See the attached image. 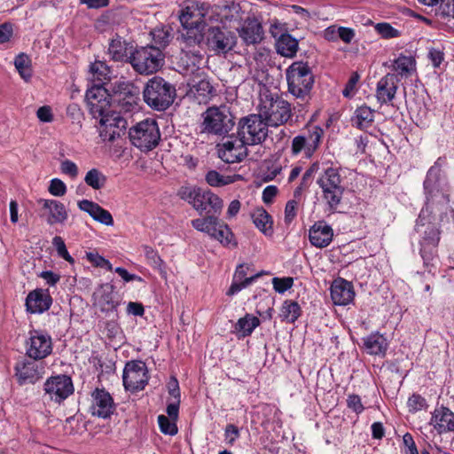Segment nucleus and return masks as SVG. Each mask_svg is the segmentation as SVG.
Masks as SVG:
<instances>
[{
  "label": "nucleus",
  "mask_w": 454,
  "mask_h": 454,
  "mask_svg": "<svg viewBox=\"0 0 454 454\" xmlns=\"http://www.w3.org/2000/svg\"><path fill=\"white\" fill-rule=\"evenodd\" d=\"M85 98L90 114L100 118L98 132L103 142H113L125 134L128 121L120 113L110 110L106 89L94 85L87 90Z\"/></svg>",
  "instance_id": "nucleus-1"
},
{
  "label": "nucleus",
  "mask_w": 454,
  "mask_h": 454,
  "mask_svg": "<svg viewBox=\"0 0 454 454\" xmlns=\"http://www.w3.org/2000/svg\"><path fill=\"white\" fill-rule=\"evenodd\" d=\"M206 4H198L185 7L179 14L180 23L185 31L182 34L184 43L182 51L192 54L196 59H201L202 55L199 50H190V47L200 46L204 40L203 32L206 29L205 21Z\"/></svg>",
  "instance_id": "nucleus-2"
},
{
  "label": "nucleus",
  "mask_w": 454,
  "mask_h": 454,
  "mask_svg": "<svg viewBox=\"0 0 454 454\" xmlns=\"http://www.w3.org/2000/svg\"><path fill=\"white\" fill-rule=\"evenodd\" d=\"M434 200H427L425 208L421 209L416 223V231L419 233L421 239L419 241V253L423 259L424 265L431 271L430 267H434V261L437 255V247L441 239V231L439 224L433 223L432 216Z\"/></svg>",
  "instance_id": "nucleus-3"
},
{
  "label": "nucleus",
  "mask_w": 454,
  "mask_h": 454,
  "mask_svg": "<svg viewBox=\"0 0 454 454\" xmlns=\"http://www.w3.org/2000/svg\"><path fill=\"white\" fill-rule=\"evenodd\" d=\"M288 92L305 106L311 98L315 78L307 62L295 61L286 71Z\"/></svg>",
  "instance_id": "nucleus-4"
},
{
  "label": "nucleus",
  "mask_w": 454,
  "mask_h": 454,
  "mask_svg": "<svg viewBox=\"0 0 454 454\" xmlns=\"http://www.w3.org/2000/svg\"><path fill=\"white\" fill-rule=\"evenodd\" d=\"M260 114L269 126L286 124L292 117L291 104L281 96L266 90L260 95Z\"/></svg>",
  "instance_id": "nucleus-5"
},
{
  "label": "nucleus",
  "mask_w": 454,
  "mask_h": 454,
  "mask_svg": "<svg viewBox=\"0 0 454 454\" xmlns=\"http://www.w3.org/2000/svg\"><path fill=\"white\" fill-rule=\"evenodd\" d=\"M176 97V87L160 76L147 81L143 90L144 101L153 110L165 111Z\"/></svg>",
  "instance_id": "nucleus-6"
},
{
  "label": "nucleus",
  "mask_w": 454,
  "mask_h": 454,
  "mask_svg": "<svg viewBox=\"0 0 454 454\" xmlns=\"http://www.w3.org/2000/svg\"><path fill=\"white\" fill-rule=\"evenodd\" d=\"M189 202L200 215H204L203 218L192 220V226L214 238L217 229L223 223L219 220L223 207V200H189Z\"/></svg>",
  "instance_id": "nucleus-7"
},
{
  "label": "nucleus",
  "mask_w": 454,
  "mask_h": 454,
  "mask_svg": "<svg viewBox=\"0 0 454 454\" xmlns=\"http://www.w3.org/2000/svg\"><path fill=\"white\" fill-rule=\"evenodd\" d=\"M129 64L139 74H153L164 65V54L159 47L153 45L136 47L130 51Z\"/></svg>",
  "instance_id": "nucleus-8"
},
{
  "label": "nucleus",
  "mask_w": 454,
  "mask_h": 454,
  "mask_svg": "<svg viewBox=\"0 0 454 454\" xmlns=\"http://www.w3.org/2000/svg\"><path fill=\"white\" fill-rule=\"evenodd\" d=\"M202 133L223 136L234 126L233 116L225 106L208 107L201 115Z\"/></svg>",
  "instance_id": "nucleus-9"
},
{
  "label": "nucleus",
  "mask_w": 454,
  "mask_h": 454,
  "mask_svg": "<svg viewBox=\"0 0 454 454\" xmlns=\"http://www.w3.org/2000/svg\"><path fill=\"white\" fill-rule=\"evenodd\" d=\"M131 144L144 152L155 148L160 139L158 123L153 119H145L137 122L129 130Z\"/></svg>",
  "instance_id": "nucleus-10"
},
{
  "label": "nucleus",
  "mask_w": 454,
  "mask_h": 454,
  "mask_svg": "<svg viewBox=\"0 0 454 454\" xmlns=\"http://www.w3.org/2000/svg\"><path fill=\"white\" fill-rule=\"evenodd\" d=\"M268 127L260 114H251L239 119L238 137L247 145H261L268 137Z\"/></svg>",
  "instance_id": "nucleus-11"
},
{
  "label": "nucleus",
  "mask_w": 454,
  "mask_h": 454,
  "mask_svg": "<svg viewBox=\"0 0 454 454\" xmlns=\"http://www.w3.org/2000/svg\"><path fill=\"white\" fill-rule=\"evenodd\" d=\"M324 134V129L317 125L302 129L291 141V155L297 156L302 154L308 159L311 158L318 150Z\"/></svg>",
  "instance_id": "nucleus-12"
},
{
  "label": "nucleus",
  "mask_w": 454,
  "mask_h": 454,
  "mask_svg": "<svg viewBox=\"0 0 454 454\" xmlns=\"http://www.w3.org/2000/svg\"><path fill=\"white\" fill-rule=\"evenodd\" d=\"M203 35L208 50L218 55L228 53L237 44L235 33L225 27H210Z\"/></svg>",
  "instance_id": "nucleus-13"
},
{
  "label": "nucleus",
  "mask_w": 454,
  "mask_h": 454,
  "mask_svg": "<svg viewBox=\"0 0 454 454\" xmlns=\"http://www.w3.org/2000/svg\"><path fill=\"white\" fill-rule=\"evenodd\" d=\"M423 186L427 199H449L450 196L448 181L442 169L441 158L428 169Z\"/></svg>",
  "instance_id": "nucleus-14"
},
{
  "label": "nucleus",
  "mask_w": 454,
  "mask_h": 454,
  "mask_svg": "<svg viewBox=\"0 0 454 454\" xmlns=\"http://www.w3.org/2000/svg\"><path fill=\"white\" fill-rule=\"evenodd\" d=\"M74 393V385L70 376L59 374L51 376L43 384V398L60 404Z\"/></svg>",
  "instance_id": "nucleus-15"
},
{
  "label": "nucleus",
  "mask_w": 454,
  "mask_h": 454,
  "mask_svg": "<svg viewBox=\"0 0 454 454\" xmlns=\"http://www.w3.org/2000/svg\"><path fill=\"white\" fill-rule=\"evenodd\" d=\"M148 380V370L144 362L129 361L126 363L122 374L123 386L126 390L130 392L143 390L147 385Z\"/></svg>",
  "instance_id": "nucleus-16"
},
{
  "label": "nucleus",
  "mask_w": 454,
  "mask_h": 454,
  "mask_svg": "<svg viewBox=\"0 0 454 454\" xmlns=\"http://www.w3.org/2000/svg\"><path fill=\"white\" fill-rule=\"evenodd\" d=\"M25 347L28 358L42 361L51 354L52 340L48 333L41 330H32L29 332Z\"/></svg>",
  "instance_id": "nucleus-17"
},
{
  "label": "nucleus",
  "mask_w": 454,
  "mask_h": 454,
  "mask_svg": "<svg viewBox=\"0 0 454 454\" xmlns=\"http://www.w3.org/2000/svg\"><path fill=\"white\" fill-rule=\"evenodd\" d=\"M14 370L20 385L35 384L43 378L45 366L41 360L22 358L16 363Z\"/></svg>",
  "instance_id": "nucleus-18"
},
{
  "label": "nucleus",
  "mask_w": 454,
  "mask_h": 454,
  "mask_svg": "<svg viewBox=\"0 0 454 454\" xmlns=\"http://www.w3.org/2000/svg\"><path fill=\"white\" fill-rule=\"evenodd\" d=\"M114 101L122 110L129 112L137 104L139 89L133 82L125 80H118L112 84Z\"/></svg>",
  "instance_id": "nucleus-19"
},
{
  "label": "nucleus",
  "mask_w": 454,
  "mask_h": 454,
  "mask_svg": "<svg viewBox=\"0 0 454 454\" xmlns=\"http://www.w3.org/2000/svg\"><path fill=\"white\" fill-rule=\"evenodd\" d=\"M341 177L338 168H328L317 179V183L322 189L325 199H340L345 190L341 184Z\"/></svg>",
  "instance_id": "nucleus-20"
},
{
  "label": "nucleus",
  "mask_w": 454,
  "mask_h": 454,
  "mask_svg": "<svg viewBox=\"0 0 454 454\" xmlns=\"http://www.w3.org/2000/svg\"><path fill=\"white\" fill-rule=\"evenodd\" d=\"M247 145L239 137H231L218 145V155L227 163L240 162L247 155Z\"/></svg>",
  "instance_id": "nucleus-21"
},
{
  "label": "nucleus",
  "mask_w": 454,
  "mask_h": 454,
  "mask_svg": "<svg viewBox=\"0 0 454 454\" xmlns=\"http://www.w3.org/2000/svg\"><path fill=\"white\" fill-rule=\"evenodd\" d=\"M90 411L93 416L107 419L114 411L115 406L111 395L104 388H96L92 394Z\"/></svg>",
  "instance_id": "nucleus-22"
},
{
  "label": "nucleus",
  "mask_w": 454,
  "mask_h": 454,
  "mask_svg": "<svg viewBox=\"0 0 454 454\" xmlns=\"http://www.w3.org/2000/svg\"><path fill=\"white\" fill-rule=\"evenodd\" d=\"M239 35L246 45L260 43L264 35L262 24L256 19H247L238 30Z\"/></svg>",
  "instance_id": "nucleus-23"
},
{
  "label": "nucleus",
  "mask_w": 454,
  "mask_h": 454,
  "mask_svg": "<svg viewBox=\"0 0 454 454\" xmlns=\"http://www.w3.org/2000/svg\"><path fill=\"white\" fill-rule=\"evenodd\" d=\"M97 303L102 312H113L117 309L121 300L113 285L109 283L101 285L97 292Z\"/></svg>",
  "instance_id": "nucleus-24"
},
{
  "label": "nucleus",
  "mask_w": 454,
  "mask_h": 454,
  "mask_svg": "<svg viewBox=\"0 0 454 454\" xmlns=\"http://www.w3.org/2000/svg\"><path fill=\"white\" fill-rule=\"evenodd\" d=\"M398 82L397 75L390 73L378 82L376 97L380 104H388L395 98Z\"/></svg>",
  "instance_id": "nucleus-25"
},
{
  "label": "nucleus",
  "mask_w": 454,
  "mask_h": 454,
  "mask_svg": "<svg viewBox=\"0 0 454 454\" xmlns=\"http://www.w3.org/2000/svg\"><path fill=\"white\" fill-rule=\"evenodd\" d=\"M330 292L335 305H347L353 301L355 296L351 283L340 278L333 281Z\"/></svg>",
  "instance_id": "nucleus-26"
},
{
  "label": "nucleus",
  "mask_w": 454,
  "mask_h": 454,
  "mask_svg": "<svg viewBox=\"0 0 454 454\" xmlns=\"http://www.w3.org/2000/svg\"><path fill=\"white\" fill-rule=\"evenodd\" d=\"M52 303L48 290L35 289L31 291L26 298L27 310L30 313H43L48 310Z\"/></svg>",
  "instance_id": "nucleus-27"
},
{
  "label": "nucleus",
  "mask_w": 454,
  "mask_h": 454,
  "mask_svg": "<svg viewBox=\"0 0 454 454\" xmlns=\"http://www.w3.org/2000/svg\"><path fill=\"white\" fill-rule=\"evenodd\" d=\"M333 231L325 221L316 222L309 229V239L312 246L326 247L333 240Z\"/></svg>",
  "instance_id": "nucleus-28"
},
{
  "label": "nucleus",
  "mask_w": 454,
  "mask_h": 454,
  "mask_svg": "<svg viewBox=\"0 0 454 454\" xmlns=\"http://www.w3.org/2000/svg\"><path fill=\"white\" fill-rule=\"evenodd\" d=\"M431 423L440 434L454 432V413L445 406L436 408L433 412Z\"/></svg>",
  "instance_id": "nucleus-29"
},
{
  "label": "nucleus",
  "mask_w": 454,
  "mask_h": 454,
  "mask_svg": "<svg viewBox=\"0 0 454 454\" xmlns=\"http://www.w3.org/2000/svg\"><path fill=\"white\" fill-rule=\"evenodd\" d=\"M79 208L87 212L94 220L107 226L114 224L111 214L92 200H79Z\"/></svg>",
  "instance_id": "nucleus-30"
},
{
  "label": "nucleus",
  "mask_w": 454,
  "mask_h": 454,
  "mask_svg": "<svg viewBox=\"0 0 454 454\" xmlns=\"http://www.w3.org/2000/svg\"><path fill=\"white\" fill-rule=\"evenodd\" d=\"M129 43L126 41H122L121 37L116 35L111 39L108 45V54L111 59L114 61L129 63V54L133 51V47L130 46L129 49Z\"/></svg>",
  "instance_id": "nucleus-31"
},
{
  "label": "nucleus",
  "mask_w": 454,
  "mask_h": 454,
  "mask_svg": "<svg viewBox=\"0 0 454 454\" xmlns=\"http://www.w3.org/2000/svg\"><path fill=\"white\" fill-rule=\"evenodd\" d=\"M43 207L48 212L47 223L50 225L63 223L67 219V210L59 200H44Z\"/></svg>",
  "instance_id": "nucleus-32"
},
{
  "label": "nucleus",
  "mask_w": 454,
  "mask_h": 454,
  "mask_svg": "<svg viewBox=\"0 0 454 454\" xmlns=\"http://www.w3.org/2000/svg\"><path fill=\"white\" fill-rule=\"evenodd\" d=\"M364 347L370 355L385 356L388 343L384 335L378 332L372 333L370 335L363 339Z\"/></svg>",
  "instance_id": "nucleus-33"
},
{
  "label": "nucleus",
  "mask_w": 454,
  "mask_h": 454,
  "mask_svg": "<svg viewBox=\"0 0 454 454\" xmlns=\"http://www.w3.org/2000/svg\"><path fill=\"white\" fill-rule=\"evenodd\" d=\"M373 121L374 111L366 105L357 107L351 117L352 126L361 130H366L372 125Z\"/></svg>",
  "instance_id": "nucleus-34"
},
{
  "label": "nucleus",
  "mask_w": 454,
  "mask_h": 454,
  "mask_svg": "<svg viewBox=\"0 0 454 454\" xmlns=\"http://www.w3.org/2000/svg\"><path fill=\"white\" fill-rule=\"evenodd\" d=\"M251 218L254 225L265 235L272 236L273 221L270 215L262 207L255 208L251 213Z\"/></svg>",
  "instance_id": "nucleus-35"
},
{
  "label": "nucleus",
  "mask_w": 454,
  "mask_h": 454,
  "mask_svg": "<svg viewBox=\"0 0 454 454\" xmlns=\"http://www.w3.org/2000/svg\"><path fill=\"white\" fill-rule=\"evenodd\" d=\"M259 325L260 320L257 317L247 313L245 317L239 318L234 325L233 333H235L239 338H245L251 335Z\"/></svg>",
  "instance_id": "nucleus-36"
},
{
  "label": "nucleus",
  "mask_w": 454,
  "mask_h": 454,
  "mask_svg": "<svg viewBox=\"0 0 454 454\" xmlns=\"http://www.w3.org/2000/svg\"><path fill=\"white\" fill-rule=\"evenodd\" d=\"M180 199H218L210 192V190L203 186H196L186 184L180 188L178 191Z\"/></svg>",
  "instance_id": "nucleus-37"
},
{
  "label": "nucleus",
  "mask_w": 454,
  "mask_h": 454,
  "mask_svg": "<svg viewBox=\"0 0 454 454\" xmlns=\"http://www.w3.org/2000/svg\"><path fill=\"white\" fill-rule=\"evenodd\" d=\"M277 51L284 57L293 58L298 50V41L290 34H282L276 43Z\"/></svg>",
  "instance_id": "nucleus-38"
},
{
  "label": "nucleus",
  "mask_w": 454,
  "mask_h": 454,
  "mask_svg": "<svg viewBox=\"0 0 454 454\" xmlns=\"http://www.w3.org/2000/svg\"><path fill=\"white\" fill-rule=\"evenodd\" d=\"M191 92L200 104L207 103L214 96L215 90L208 80L201 79L192 85Z\"/></svg>",
  "instance_id": "nucleus-39"
},
{
  "label": "nucleus",
  "mask_w": 454,
  "mask_h": 454,
  "mask_svg": "<svg viewBox=\"0 0 454 454\" xmlns=\"http://www.w3.org/2000/svg\"><path fill=\"white\" fill-rule=\"evenodd\" d=\"M301 309L297 301L286 300L280 309V317L283 321L294 324L301 316Z\"/></svg>",
  "instance_id": "nucleus-40"
},
{
  "label": "nucleus",
  "mask_w": 454,
  "mask_h": 454,
  "mask_svg": "<svg viewBox=\"0 0 454 454\" xmlns=\"http://www.w3.org/2000/svg\"><path fill=\"white\" fill-rule=\"evenodd\" d=\"M90 70L92 74V79L94 82H98L94 85H102L106 81L110 80V68L103 61H95L90 66Z\"/></svg>",
  "instance_id": "nucleus-41"
},
{
  "label": "nucleus",
  "mask_w": 454,
  "mask_h": 454,
  "mask_svg": "<svg viewBox=\"0 0 454 454\" xmlns=\"http://www.w3.org/2000/svg\"><path fill=\"white\" fill-rule=\"evenodd\" d=\"M394 69L397 75L408 77L415 67V59L411 56L401 54L394 62Z\"/></svg>",
  "instance_id": "nucleus-42"
},
{
  "label": "nucleus",
  "mask_w": 454,
  "mask_h": 454,
  "mask_svg": "<svg viewBox=\"0 0 454 454\" xmlns=\"http://www.w3.org/2000/svg\"><path fill=\"white\" fill-rule=\"evenodd\" d=\"M317 163L312 164L308 169H306L302 175L300 184L294 191V196L295 198L301 197L303 191L311 184L313 181V175L317 171Z\"/></svg>",
  "instance_id": "nucleus-43"
},
{
  "label": "nucleus",
  "mask_w": 454,
  "mask_h": 454,
  "mask_svg": "<svg viewBox=\"0 0 454 454\" xmlns=\"http://www.w3.org/2000/svg\"><path fill=\"white\" fill-rule=\"evenodd\" d=\"M14 65L23 79L27 81L31 77L30 59L27 55L19 54L15 58Z\"/></svg>",
  "instance_id": "nucleus-44"
},
{
  "label": "nucleus",
  "mask_w": 454,
  "mask_h": 454,
  "mask_svg": "<svg viewBox=\"0 0 454 454\" xmlns=\"http://www.w3.org/2000/svg\"><path fill=\"white\" fill-rule=\"evenodd\" d=\"M375 31L383 39H392L401 36L402 32L395 28L391 24L387 22H380L374 26Z\"/></svg>",
  "instance_id": "nucleus-45"
},
{
  "label": "nucleus",
  "mask_w": 454,
  "mask_h": 454,
  "mask_svg": "<svg viewBox=\"0 0 454 454\" xmlns=\"http://www.w3.org/2000/svg\"><path fill=\"white\" fill-rule=\"evenodd\" d=\"M144 250H145V254L148 263L152 267L158 269L161 275H165L166 272L164 270V262L160 257L158 253L154 249H153L152 247H150L148 246H145L144 247Z\"/></svg>",
  "instance_id": "nucleus-46"
},
{
  "label": "nucleus",
  "mask_w": 454,
  "mask_h": 454,
  "mask_svg": "<svg viewBox=\"0 0 454 454\" xmlns=\"http://www.w3.org/2000/svg\"><path fill=\"white\" fill-rule=\"evenodd\" d=\"M215 239L218 240L223 246L227 247L230 245L237 246V243L233 241V233L227 224L223 223L217 232L214 236Z\"/></svg>",
  "instance_id": "nucleus-47"
},
{
  "label": "nucleus",
  "mask_w": 454,
  "mask_h": 454,
  "mask_svg": "<svg viewBox=\"0 0 454 454\" xmlns=\"http://www.w3.org/2000/svg\"><path fill=\"white\" fill-rule=\"evenodd\" d=\"M84 181L93 189H99L104 185L106 176L99 170L92 168L87 172Z\"/></svg>",
  "instance_id": "nucleus-48"
},
{
  "label": "nucleus",
  "mask_w": 454,
  "mask_h": 454,
  "mask_svg": "<svg viewBox=\"0 0 454 454\" xmlns=\"http://www.w3.org/2000/svg\"><path fill=\"white\" fill-rule=\"evenodd\" d=\"M170 419L165 415H160L158 417L159 427L164 434L175 435L177 434L178 429L175 422L176 420L171 421Z\"/></svg>",
  "instance_id": "nucleus-49"
},
{
  "label": "nucleus",
  "mask_w": 454,
  "mask_h": 454,
  "mask_svg": "<svg viewBox=\"0 0 454 454\" xmlns=\"http://www.w3.org/2000/svg\"><path fill=\"white\" fill-rule=\"evenodd\" d=\"M261 274L257 273L254 274L248 278H245L244 280H236L233 278V281L228 289L226 294L229 296L234 295L239 291H241L243 288L247 287L250 284H252L254 279H256Z\"/></svg>",
  "instance_id": "nucleus-50"
},
{
  "label": "nucleus",
  "mask_w": 454,
  "mask_h": 454,
  "mask_svg": "<svg viewBox=\"0 0 454 454\" xmlns=\"http://www.w3.org/2000/svg\"><path fill=\"white\" fill-rule=\"evenodd\" d=\"M206 181L211 186H223L231 182L230 176H224L216 170H210L206 175Z\"/></svg>",
  "instance_id": "nucleus-51"
},
{
  "label": "nucleus",
  "mask_w": 454,
  "mask_h": 454,
  "mask_svg": "<svg viewBox=\"0 0 454 454\" xmlns=\"http://www.w3.org/2000/svg\"><path fill=\"white\" fill-rule=\"evenodd\" d=\"M52 245L56 248L59 256L68 262L73 263L74 262V258L69 254L66 244L61 237L55 236L52 239Z\"/></svg>",
  "instance_id": "nucleus-52"
},
{
  "label": "nucleus",
  "mask_w": 454,
  "mask_h": 454,
  "mask_svg": "<svg viewBox=\"0 0 454 454\" xmlns=\"http://www.w3.org/2000/svg\"><path fill=\"white\" fill-rule=\"evenodd\" d=\"M273 288L278 294H284L290 289L294 285V279L291 277L286 278H273Z\"/></svg>",
  "instance_id": "nucleus-53"
},
{
  "label": "nucleus",
  "mask_w": 454,
  "mask_h": 454,
  "mask_svg": "<svg viewBox=\"0 0 454 454\" xmlns=\"http://www.w3.org/2000/svg\"><path fill=\"white\" fill-rule=\"evenodd\" d=\"M407 404L410 411L416 412L427 407V401L420 395L413 394L409 397Z\"/></svg>",
  "instance_id": "nucleus-54"
},
{
  "label": "nucleus",
  "mask_w": 454,
  "mask_h": 454,
  "mask_svg": "<svg viewBox=\"0 0 454 454\" xmlns=\"http://www.w3.org/2000/svg\"><path fill=\"white\" fill-rule=\"evenodd\" d=\"M49 192L56 197H62L65 195L67 186L63 181L59 178H53L49 185Z\"/></svg>",
  "instance_id": "nucleus-55"
},
{
  "label": "nucleus",
  "mask_w": 454,
  "mask_h": 454,
  "mask_svg": "<svg viewBox=\"0 0 454 454\" xmlns=\"http://www.w3.org/2000/svg\"><path fill=\"white\" fill-rule=\"evenodd\" d=\"M347 406L356 414L362 413L364 410L360 396L355 394L348 396Z\"/></svg>",
  "instance_id": "nucleus-56"
},
{
  "label": "nucleus",
  "mask_w": 454,
  "mask_h": 454,
  "mask_svg": "<svg viewBox=\"0 0 454 454\" xmlns=\"http://www.w3.org/2000/svg\"><path fill=\"white\" fill-rule=\"evenodd\" d=\"M239 429L233 424H228L224 429V438L229 445H233L239 437Z\"/></svg>",
  "instance_id": "nucleus-57"
},
{
  "label": "nucleus",
  "mask_w": 454,
  "mask_h": 454,
  "mask_svg": "<svg viewBox=\"0 0 454 454\" xmlns=\"http://www.w3.org/2000/svg\"><path fill=\"white\" fill-rule=\"evenodd\" d=\"M360 79V75L356 72L351 74L349 77L344 90H342V95L345 98H351L353 96L356 86Z\"/></svg>",
  "instance_id": "nucleus-58"
},
{
  "label": "nucleus",
  "mask_w": 454,
  "mask_h": 454,
  "mask_svg": "<svg viewBox=\"0 0 454 454\" xmlns=\"http://www.w3.org/2000/svg\"><path fill=\"white\" fill-rule=\"evenodd\" d=\"M60 170L63 174L68 175L71 177H75L78 175L76 164L69 160H65L61 162Z\"/></svg>",
  "instance_id": "nucleus-59"
},
{
  "label": "nucleus",
  "mask_w": 454,
  "mask_h": 454,
  "mask_svg": "<svg viewBox=\"0 0 454 454\" xmlns=\"http://www.w3.org/2000/svg\"><path fill=\"white\" fill-rule=\"evenodd\" d=\"M67 114L73 119V121L82 126V113L77 104H70L67 108Z\"/></svg>",
  "instance_id": "nucleus-60"
},
{
  "label": "nucleus",
  "mask_w": 454,
  "mask_h": 454,
  "mask_svg": "<svg viewBox=\"0 0 454 454\" xmlns=\"http://www.w3.org/2000/svg\"><path fill=\"white\" fill-rule=\"evenodd\" d=\"M168 394L173 396L176 400H178L180 403V388L177 379L175 376H172L168 382Z\"/></svg>",
  "instance_id": "nucleus-61"
},
{
  "label": "nucleus",
  "mask_w": 454,
  "mask_h": 454,
  "mask_svg": "<svg viewBox=\"0 0 454 454\" xmlns=\"http://www.w3.org/2000/svg\"><path fill=\"white\" fill-rule=\"evenodd\" d=\"M297 200H288L285 208V223H289L296 215Z\"/></svg>",
  "instance_id": "nucleus-62"
},
{
  "label": "nucleus",
  "mask_w": 454,
  "mask_h": 454,
  "mask_svg": "<svg viewBox=\"0 0 454 454\" xmlns=\"http://www.w3.org/2000/svg\"><path fill=\"white\" fill-rule=\"evenodd\" d=\"M338 36L346 43H350L355 37V31L350 27H340L337 30Z\"/></svg>",
  "instance_id": "nucleus-63"
},
{
  "label": "nucleus",
  "mask_w": 454,
  "mask_h": 454,
  "mask_svg": "<svg viewBox=\"0 0 454 454\" xmlns=\"http://www.w3.org/2000/svg\"><path fill=\"white\" fill-rule=\"evenodd\" d=\"M36 115L37 118L43 122H51L53 120L51 109L48 106L39 107Z\"/></svg>",
  "instance_id": "nucleus-64"
}]
</instances>
